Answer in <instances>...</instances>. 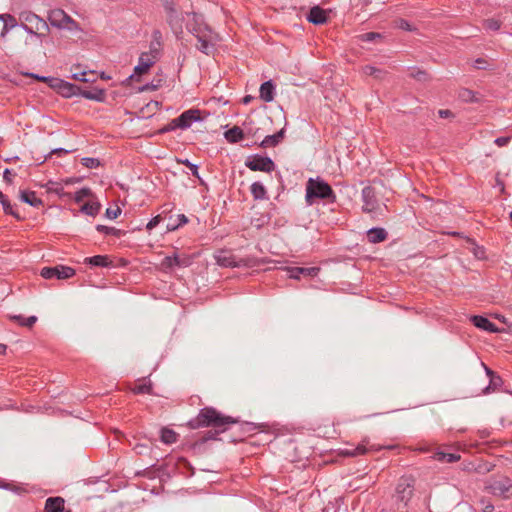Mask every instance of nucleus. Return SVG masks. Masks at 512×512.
<instances>
[{
    "instance_id": "nucleus-1",
    "label": "nucleus",
    "mask_w": 512,
    "mask_h": 512,
    "mask_svg": "<svg viewBox=\"0 0 512 512\" xmlns=\"http://www.w3.org/2000/svg\"><path fill=\"white\" fill-rule=\"evenodd\" d=\"M236 423L237 418L224 415L214 407L207 406L200 409L198 415L189 420L187 425L191 429L212 427L218 429V432H225L230 425Z\"/></svg>"
},
{
    "instance_id": "nucleus-2",
    "label": "nucleus",
    "mask_w": 512,
    "mask_h": 512,
    "mask_svg": "<svg viewBox=\"0 0 512 512\" xmlns=\"http://www.w3.org/2000/svg\"><path fill=\"white\" fill-rule=\"evenodd\" d=\"M187 15L191 16L192 20L187 23L186 28L198 40L197 49L206 55L212 54L215 44L220 40L219 35L203 23L201 15L197 13H187Z\"/></svg>"
},
{
    "instance_id": "nucleus-3",
    "label": "nucleus",
    "mask_w": 512,
    "mask_h": 512,
    "mask_svg": "<svg viewBox=\"0 0 512 512\" xmlns=\"http://www.w3.org/2000/svg\"><path fill=\"white\" fill-rule=\"evenodd\" d=\"M19 19L21 21L20 27L28 34L42 38L45 37L50 31L47 22L31 11L21 12Z\"/></svg>"
},
{
    "instance_id": "nucleus-4",
    "label": "nucleus",
    "mask_w": 512,
    "mask_h": 512,
    "mask_svg": "<svg viewBox=\"0 0 512 512\" xmlns=\"http://www.w3.org/2000/svg\"><path fill=\"white\" fill-rule=\"evenodd\" d=\"M335 198V194L331 186L320 179L310 178L306 185V201L312 204V199H329Z\"/></svg>"
},
{
    "instance_id": "nucleus-5",
    "label": "nucleus",
    "mask_w": 512,
    "mask_h": 512,
    "mask_svg": "<svg viewBox=\"0 0 512 512\" xmlns=\"http://www.w3.org/2000/svg\"><path fill=\"white\" fill-rule=\"evenodd\" d=\"M48 21L51 26L68 31H81L79 24L64 10L52 9L48 12Z\"/></svg>"
},
{
    "instance_id": "nucleus-6",
    "label": "nucleus",
    "mask_w": 512,
    "mask_h": 512,
    "mask_svg": "<svg viewBox=\"0 0 512 512\" xmlns=\"http://www.w3.org/2000/svg\"><path fill=\"white\" fill-rule=\"evenodd\" d=\"M414 491V479L412 477H402L396 487L395 501L402 508H406L409 501L413 496Z\"/></svg>"
},
{
    "instance_id": "nucleus-7",
    "label": "nucleus",
    "mask_w": 512,
    "mask_h": 512,
    "mask_svg": "<svg viewBox=\"0 0 512 512\" xmlns=\"http://www.w3.org/2000/svg\"><path fill=\"white\" fill-rule=\"evenodd\" d=\"M216 262L223 267H251L254 262L250 258H237L233 253L227 250L219 251L216 255Z\"/></svg>"
},
{
    "instance_id": "nucleus-8",
    "label": "nucleus",
    "mask_w": 512,
    "mask_h": 512,
    "mask_svg": "<svg viewBox=\"0 0 512 512\" xmlns=\"http://www.w3.org/2000/svg\"><path fill=\"white\" fill-rule=\"evenodd\" d=\"M245 166L252 171H261L270 173L275 169V163L267 156L251 155L247 157Z\"/></svg>"
},
{
    "instance_id": "nucleus-9",
    "label": "nucleus",
    "mask_w": 512,
    "mask_h": 512,
    "mask_svg": "<svg viewBox=\"0 0 512 512\" xmlns=\"http://www.w3.org/2000/svg\"><path fill=\"white\" fill-rule=\"evenodd\" d=\"M362 202V210L365 213L377 214L380 209L375 189L371 186H366L362 189Z\"/></svg>"
},
{
    "instance_id": "nucleus-10",
    "label": "nucleus",
    "mask_w": 512,
    "mask_h": 512,
    "mask_svg": "<svg viewBox=\"0 0 512 512\" xmlns=\"http://www.w3.org/2000/svg\"><path fill=\"white\" fill-rule=\"evenodd\" d=\"M40 275L45 279H68L75 275V270L69 266L57 265L42 268Z\"/></svg>"
},
{
    "instance_id": "nucleus-11",
    "label": "nucleus",
    "mask_w": 512,
    "mask_h": 512,
    "mask_svg": "<svg viewBox=\"0 0 512 512\" xmlns=\"http://www.w3.org/2000/svg\"><path fill=\"white\" fill-rule=\"evenodd\" d=\"M486 489L489 493L504 498L512 495V483L508 478L494 480L486 486Z\"/></svg>"
},
{
    "instance_id": "nucleus-12",
    "label": "nucleus",
    "mask_w": 512,
    "mask_h": 512,
    "mask_svg": "<svg viewBox=\"0 0 512 512\" xmlns=\"http://www.w3.org/2000/svg\"><path fill=\"white\" fill-rule=\"evenodd\" d=\"M49 86L64 97L78 95V92L80 91L79 86L55 77L49 79Z\"/></svg>"
},
{
    "instance_id": "nucleus-13",
    "label": "nucleus",
    "mask_w": 512,
    "mask_h": 512,
    "mask_svg": "<svg viewBox=\"0 0 512 512\" xmlns=\"http://www.w3.org/2000/svg\"><path fill=\"white\" fill-rule=\"evenodd\" d=\"M157 59V49L152 48V51L142 53L139 57L138 65L134 68V73L139 76L147 73Z\"/></svg>"
},
{
    "instance_id": "nucleus-14",
    "label": "nucleus",
    "mask_w": 512,
    "mask_h": 512,
    "mask_svg": "<svg viewBox=\"0 0 512 512\" xmlns=\"http://www.w3.org/2000/svg\"><path fill=\"white\" fill-rule=\"evenodd\" d=\"M382 448V446L369 445V441L367 439H364L356 447L345 448L341 450V454L347 457H357L360 455H364L369 451H379Z\"/></svg>"
},
{
    "instance_id": "nucleus-15",
    "label": "nucleus",
    "mask_w": 512,
    "mask_h": 512,
    "mask_svg": "<svg viewBox=\"0 0 512 512\" xmlns=\"http://www.w3.org/2000/svg\"><path fill=\"white\" fill-rule=\"evenodd\" d=\"M200 111L197 109H189L184 111L179 117L176 118L177 124L179 128L186 129L189 128L193 122L200 120Z\"/></svg>"
},
{
    "instance_id": "nucleus-16",
    "label": "nucleus",
    "mask_w": 512,
    "mask_h": 512,
    "mask_svg": "<svg viewBox=\"0 0 512 512\" xmlns=\"http://www.w3.org/2000/svg\"><path fill=\"white\" fill-rule=\"evenodd\" d=\"M289 277L292 279H300L301 275L315 277L320 271L319 267H289L286 268Z\"/></svg>"
},
{
    "instance_id": "nucleus-17",
    "label": "nucleus",
    "mask_w": 512,
    "mask_h": 512,
    "mask_svg": "<svg viewBox=\"0 0 512 512\" xmlns=\"http://www.w3.org/2000/svg\"><path fill=\"white\" fill-rule=\"evenodd\" d=\"M307 19L313 24L321 25L327 22V14L324 9L319 6H315L310 9Z\"/></svg>"
},
{
    "instance_id": "nucleus-18",
    "label": "nucleus",
    "mask_w": 512,
    "mask_h": 512,
    "mask_svg": "<svg viewBox=\"0 0 512 512\" xmlns=\"http://www.w3.org/2000/svg\"><path fill=\"white\" fill-rule=\"evenodd\" d=\"M166 16L167 22L170 25L173 32L176 35L181 34L183 32V17L177 11H172L166 14Z\"/></svg>"
},
{
    "instance_id": "nucleus-19",
    "label": "nucleus",
    "mask_w": 512,
    "mask_h": 512,
    "mask_svg": "<svg viewBox=\"0 0 512 512\" xmlns=\"http://www.w3.org/2000/svg\"><path fill=\"white\" fill-rule=\"evenodd\" d=\"M471 321L477 328H480L482 330L492 333L499 331L497 326L486 317L475 315L471 317Z\"/></svg>"
},
{
    "instance_id": "nucleus-20",
    "label": "nucleus",
    "mask_w": 512,
    "mask_h": 512,
    "mask_svg": "<svg viewBox=\"0 0 512 512\" xmlns=\"http://www.w3.org/2000/svg\"><path fill=\"white\" fill-rule=\"evenodd\" d=\"M65 501L62 497H49L45 502L46 512H63Z\"/></svg>"
},
{
    "instance_id": "nucleus-21",
    "label": "nucleus",
    "mask_w": 512,
    "mask_h": 512,
    "mask_svg": "<svg viewBox=\"0 0 512 512\" xmlns=\"http://www.w3.org/2000/svg\"><path fill=\"white\" fill-rule=\"evenodd\" d=\"M387 232L384 228L374 227L367 231V238L370 243H380L386 240Z\"/></svg>"
},
{
    "instance_id": "nucleus-22",
    "label": "nucleus",
    "mask_w": 512,
    "mask_h": 512,
    "mask_svg": "<svg viewBox=\"0 0 512 512\" xmlns=\"http://www.w3.org/2000/svg\"><path fill=\"white\" fill-rule=\"evenodd\" d=\"M285 130L281 129L279 132L266 136L260 143V147L262 148H268V147H274L277 144H279L282 139L284 138Z\"/></svg>"
},
{
    "instance_id": "nucleus-23",
    "label": "nucleus",
    "mask_w": 512,
    "mask_h": 512,
    "mask_svg": "<svg viewBox=\"0 0 512 512\" xmlns=\"http://www.w3.org/2000/svg\"><path fill=\"white\" fill-rule=\"evenodd\" d=\"M84 263L95 267H109L112 261L107 255H96L85 258Z\"/></svg>"
},
{
    "instance_id": "nucleus-24",
    "label": "nucleus",
    "mask_w": 512,
    "mask_h": 512,
    "mask_svg": "<svg viewBox=\"0 0 512 512\" xmlns=\"http://www.w3.org/2000/svg\"><path fill=\"white\" fill-rule=\"evenodd\" d=\"M274 85L272 81H266L260 86V98L265 102H271L274 99Z\"/></svg>"
},
{
    "instance_id": "nucleus-25",
    "label": "nucleus",
    "mask_w": 512,
    "mask_h": 512,
    "mask_svg": "<svg viewBox=\"0 0 512 512\" xmlns=\"http://www.w3.org/2000/svg\"><path fill=\"white\" fill-rule=\"evenodd\" d=\"M0 20L4 22L0 37L4 38L10 29L17 26V21L11 14H0Z\"/></svg>"
},
{
    "instance_id": "nucleus-26",
    "label": "nucleus",
    "mask_w": 512,
    "mask_h": 512,
    "mask_svg": "<svg viewBox=\"0 0 512 512\" xmlns=\"http://www.w3.org/2000/svg\"><path fill=\"white\" fill-rule=\"evenodd\" d=\"M250 192L254 198V200H264L267 199V190L264 185L260 182L252 183L250 187Z\"/></svg>"
},
{
    "instance_id": "nucleus-27",
    "label": "nucleus",
    "mask_w": 512,
    "mask_h": 512,
    "mask_svg": "<svg viewBox=\"0 0 512 512\" xmlns=\"http://www.w3.org/2000/svg\"><path fill=\"white\" fill-rule=\"evenodd\" d=\"M20 198L23 202L33 207H39L43 203L42 200L37 197L36 192L34 191H22Z\"/></svg>"
},
{
    "instance_id": "nucleus-28",
    "label": "nucleus",
    "mask_w": 512,
    "mask_h": 512,
    "mask_svg": "<svg viewBox=\"0 0 512 512\" xmlns=\"http://www.w3.org/2000/svg\"><path fill=\"white\" fill-rule=\"evenodd\" d=\"M224 135L226 140L230 143H237L244 138V132L238 126H234L233 128L227 130Z\"/></svg>"
},
{
    "instance_id": "nucleus-29",
    "label": "nucleus",
    "mask_w": 512,
    "mask_h": 512,
    "mask_svg": "<svg viewBox=\"0 0 512 512\" xmlns=\"http://www.w3.org/2000/svg\"><path fill=\"white\" fill-rule=\"evenodd\" d=\"M78 95H81L82 97L89 99V100L103 101L105 93H104V90H102V89H95L94 91H88V90H82L80 88Z\"/></svg>"
},
{
    "instance_id": "nucleus-30",
    "label": "nucleus",
    "mask_w": 512,
    "mask_h": 512,
    "mask_svg": "<svg viewBox=\"0 0 512 512\" xmlns=\"http://www.w3.org/2000/svg\"><path fill=\"white\" fill-rule=\"evenodd\" d=\"M0 203H1L3 210L6 214L12 215L13 217H15L18 220L21 219L20 215L15 211L14 207L11 205V203L8 200V198L6 197V195L3 194L1 191H0Z\"/></svg>"
},
{
    "instance_id": "nucleus-31",
    "label": "nucleus",
    "mask_w": 512,
    "mask_h": 512,
    "mask_svg": "<svg viewBox=\"0 0 512 512\" xmlns=\"http://www.w3.org/2000/svg\"><path fill=\"white\" fill-rule=\"evenodd\" d=\"M363 74L367 76H374L376 79L382 80L386 76L387 72L377 67L366 65L362 67Z\"/></svg>"
},
{
    "instance_id": "nucleus-32",
    "label": "nucleus",
    "mask_w": 512,
    "mask_h": 512,
    "mask_svg": "<svg viewBox=\"0 0 512 512\" xmlns=\"http://www.w3.org/2000/svg\"><path fill=\"white\" fill-rule=\"evenodd\" d=\"M9 318L13 321H16L21 326L29 327V328L32 327L37 321L36 316H29L26 318L22 315H10Z\"/></svg>"
},
{
    "instance_id": "nucleus-33",
    "label": "nucleus",
    "mask_w": 512,
    "mask_h": 512,
    "mask_svg": "<svg viewBox=\"0 0 512 512\" xmlns=\"http://www.w3.org/2000/svg\"><path fill=\"white\" fill-rule=\"evenodd\" d=\"M178 434L169 428H162L161 430V441L165 444H173L177 441Z\"/></svg>"
},
{
    "instance_id": "nucleus-34",
    "label": "nucleus",
    "mask_w": 512,
    "mask_h": 512,
    "mask_svg": "<svg viewBox=\"0 0 512 512\" xmlns=\"http://www.w3.org/2000/svg\"><path fill=\"white\" fill-rule=\"evenodd\" d=\"M100 203L99 202H87L81 207V212L89 215V216H96L100 211Z\"/></svg>"
},
{
    "instance_id": "nucleus-35",
    "label": "nucleus",
    "mask_w": 512,
    "mask_h": 512,
    "mask_svg": "<svg viewBox=\"0 0 512 512\" xmlns=\"http://www.w3.org/2000/svg\"><path fill=\"white\" fill-rule=\"evenodd\" d=\"M501 25V21L495 18H489L483 22L484 28L492 31H498L501 28Z\"/></svg>"
},
{
    "instance_id": "nucleus-36",
    "label": "nucleus",
    "mask_w": 512,
    "mask_h": 512,
    "mask_svg": "<svg viewBox=\"0 0 512 512\" xmlns=\"http://www.w3.org/2000/svg\"><path fill=\"white\" fill-rule=\"evenodd\" d=\"M357 38L361 42H374L378 39H382V35L377 32H368V33L359 35Z\"/></svg>"
},
{
    "instance_id": "nucleus-37",
    "label": "nucleus",
    "mask_w": 512,
    "mask_h": 512,
    "mask_svg": "<svg viewBox=\"0 0 512 512\" xmlns=\"http://www.w3.org/2000/svg\"><path fill=\"white\" fill-rule=\"evenodd\" d=\"M132 391L135 394H150L152 391V385L150 383L139 384L132 388Z\"/></svg>"
},
{
    "instance_id": "nucleus-38",
    "label": "nucleus",
    "mask_w": 512,
    "mask_h": 512,
    "mask_svg": "<svg viewBox=\"0 0 512 512\" xmlns=\"http://www.w3.org/2000/svg\"><path fill=\"white\" fill-rule=\"evenodd\" d=\"M174 267H187L190 264L188 257H180L177 254L172 255Z\"/></svg>"
},
{
    "instance_id": "nucleus-39",
    "label": "nucleus",
    "mask_w": 512,
    "mask_h": 512,
    "mask_svg": "<svg viewBox=\"0 0 512 512\" xmlns=\"http://www.w3.org/2000/svg\"><path fill=\"white\" fill-rule=\"evenodd\" d=\"M89 196H91V190L85 187L75 193L74 200L75 202L80 203L84 200V198H87Z\"/></svg>"
},
{
    "instance_id": "nucleus-40",
    "label": "nucleus",
    "mask_w": 512,
    "mask_h": 512,
    "mask_svg": "<svg viewBox=\"0 0 512 512\" xmlns=\"http://www.w3.org/2000/svg\"><path fill=\"white\" fill-rule=\"evenodd\" d=\"M96 229L99 232L105 233L107 235L112 234V235H115V236H119L120 233H121V231L119 229H116L114 227L104 226V225H97Z\"/></svg>"
},
{
    "instance_id": "nucleus-41",
    "label": "nucleus",
    "mask_w": 512,
    "mask_h": 512,
    "mask_svg": "<svg viewBox=\"0 0 512 512\" xmlns=\"http://www.w3.org/2000/svg\"><path fill=\"white\" fill-rule=\"evenodd\" d=\"M411 77H413L414 79H416L420 82H426L430 79L428 73L424 70L413 71L411 73Z\"/></svg>"
},
{
    "instance_id": "nucleus-42",
    "label": "nucleus",
    "mask_w": 512,
    "mask_h": 512,
    "mask_svg": "<svg viewBox=\"0 0 512 512\" xmlns=\"http://www.w3.org/2000/svg\"><path fill=\"white\" fill-rule=\"evenodd\" d=\"M0 488H3V489H6V490H12L18 494L22 493L24 490V488L22 487H19V486H16L12 483H7V482H4L3 480L0 479Z\"/></svg>"
},
{
    "instance_id": "nucleus-43",
    "label": "nucleus",
    "mask_w": 512,
    "mask_h": 512,
    "mask_svg": "<svg viewBox=\"0 0 512 512\" xmlns=\"http://www.w3.org/2000/svg\"><path fill=\"white\" fill-rule=\"evenodd\" d=\"M82 164L87 168H97L100 165V161L96 158L85 157L82 159Z\"/></svg>"
},
{
    "instance_id": "nucleus-44",
    "label": "nucleus",
    "mask_w": 512,
    "mask_h": 512,
    "mask_svg": "<svg viewBox=\"0 0 512 512\" xmlns=\"http://www.w3.org/2000/svg\"><path fill=\"white\" fill-rule=\"evenodd\" d=\"M485 369H486L487 374L490 376V385H488L484 389V393H488L491 388V385L496 386L498 384V382L500 381V378L495 377L493 372L489 368L485 367Z\"/></svg>"
},
{
    "instance_id": "nucleus-45",
    "label": "nucleus",
    "mask_w": 512,
    "mask_h": 512,
    "mask_svg": "<svg viewBox=\"0 0 512 512\" xmlns=\"http://www.w3.org/2000/svg\"><path fill=\"white\" fill-rule=\"evenodd\" d=\"M161 269L163 271H168V270H171L172 268H174V264H173V261H172V256H166L162 261H161Z\"/></svg>"
},
{
    "instance_id": "nucleus-46",
    "label": "nucleus",
    "mask_w": 512,
    "mask_h": 512,
    "mask_svg": "<svg viewBox=\"0 0 512 512\" xmlns=\"http://www.w3.org/2000/svg\"><path fill=\"white\" fill-rule=\"evenodd\" d=\"M178 223L177 224H168L167 229L168 230H175L177 227L186 224L188 222L187 217L184 214H179L177 216Z\"/></svg>"
},
{
    "instance_id": "nucleus-47",
    "label": "nucleus",
    "mask_w": 512,
    "mask_h": 512,
    "mask_svg": "<svg viewBox=\"0 0 512 512\" xmlns=\"http://www.w3.org/2000/svg\"><path fill=\"white\" fill-rule=\"evenodd\" d=\"M181 163L189 168L193 176L200 178L198 174V166L196 164L191 163L188 159L181 161Z\"/></svg>"
},
{
    "instance_id": "nucleus-48",
    "label": "nucleus",
    "mask_w": 512,
    "mask_h": 512,
    "mask_svg": "<svg viewBox=\"0 0 512 512\" xmlns=\"http://www.w3.org/2000/svg\"><path fill=\"white\" fill-rule=\"evenodd\" d=\"M161 221V216L160 215H157L155 217H153L146 225V229L148 231H151L152 229H154Z\"/></svg>"
},
{
    "instance_id": "nucleus-49",
    "label": "nucleus",
    "mask_w": 512,
    "mask_h": 512,
    "mask_svg": "<svg viewBox=\"0 0 512 512\" xmlns=\"http://www.w3.org/2000/svg\"><path fill=\"white\" fill-rule=\"evenodd\" d=\"M120 213H121V209L119 207H117L116 209H112V208H107L106 209V216L109 219L117 218Z\"/></svg>"
},
{
    "instance_id": "nucleus-50",
    "label": "nucleus",
    "mask_w": 512,
    "mask_h": 512,
    "mask_svg": "<svg viewBox=\"0 0 512 512\" xmlns=\"http://www.w3.org/2000/svg\"><path fill=\"white\" fill-rule=\"evenodd\" d=\"M177 124V121H176V118L173 119L168 125H166L165 127H163L161 130H160V133H166V132H169V131H172L176 128H179V125H176Z\"/></svg>"
},
{
    "instance_id": "nucleus-51",
    "label": "nucleus",
    "mask_w": 512,
    "mask_h": 512,
    "mask_svg": "<svg viewBox=\"0 0 512 512\" xmlns=\"http://www.w3.org/2000/svg\"><path fill=\"white\" fill-rule=\"evenodd\" d=\"M511 140V137L510 136H506V137H498L494 140V143L499 146V147H504L506 146Z\"/></svg>"
},
{
    "instance_id": "nucleus-52",
    "label": "nucleus",
    "mask_w": 512,
    "mask_h": 512,
    "mask_svg": "<svg viewBox=\"0 0 512 512\" xmlns=\"http://www.w3.org/2000/svg\"><path fill=\"white\" fill-rule=\"evenodd\" d=\"M460 460V455L455 453H446L445 462L454 463Z\"/></svg>"
},
{
    "instance_id": "nucleus-53",
    "label": "nucleus",
    "mask_w": 512,
    "mask_h": 512,
    "mask_svg": "<svg viewBox=\"0 0 512 512\" xmlns=\"http://www.w3.org/2000/svg\"><path fill=\"white\" fill-rule=\"evenodd\" d=\"M85 76H86V72L85 71H83V72H75V73H73L72 78L74 80H78V81H81V82H88L89 79H87Z\"/></svg>"
},
{
    "instance_id": "nucleus-54",
    "label": "nucleus",
    "mask_w": 512,
    "mask_h": 512,
    "mask_svg": "<svg viewBox=\"0 0 512 512\" xmlns=\"http://www.w3.org/2000/svg\"><path fill=\"white\" fill-rule=\"evenodd\" d=\"M164 9H165L166 14H168L172 11H176V9L174 7V2L172 0H166L164 3Z\"/></svg>"
},
{
    "instance_id": "nucleus-55",
    "label": "nucleus",
    "mask_w": 512,
    "mask_h": 512,
    "mask_svg": "<svg viewBox=\"0 0 512 512\" xmlns=\"http://www.w3.org/2000/svg\"><path fill=\"white\" fill-rule=\"evenodd\" d=\"M153 41L156 42L157 46H161L162 34L159 30H155L152 34Z\"/></svg>"
},
{
    "instance_id": "nucleus-56",
    "label": "nucleus",
    "mask_w": 512,
    "mask_h": 512,
    "mask_svg": "<svg viewBox=\"0 0 512 512\" xmlns=\"http://www.w3.org/2000/svg\"><path fill=\"white\" fill-rule=\"evenodd\" d=\"M241 426H242V430L245 432H251L256 429V426L250 422H245Z\"/></svg>"
},
{
    "instance_id": "nucleus-57",
    "label": "nucleus",
    "mask_w": 512,
    "mask_h": 512,
    "mask_svg": "<svg viewBox=\"0 0 512 512\" xmlns=\"http://www.w3.org/2000/svg\"><path fill=\"white\" fill-rule=\"evenodd\" d=\"M3 179L4 181L7 183V184H11L12 183V174H11V171L6 168L4 170V173H3Z\"/></svg>"
},
{
    "instance_id": "nucleus-58",
    "label": "nucleus",
    "mask_w": 512,
    "mask_h": 512,
    "mask_svg": "<svg viewBox=\"0 0 512 512\" xmlns=\"http://www.w3.org/2000/svg\"><path fill=\"white\" fill-rule=\"evenodd\" d=\"M220 432H218V429H215V431H209L207 432V434L205 435V437L203 438V442L206 441V440H214L216 439V435L219 434Z\"/></svg>"
},
{
    "instance_id": "nucleus-59",
    "label": "nucleus",
    "mask_w": 512,
    "mask_h": 512,
    "mask_svg": "<svg viewBox=\"0 0 512 512\" xmlns=\"http://www.w3.org/2000/svg\"><path fill=\"white\" fill-rule=\"evenodd\" d=\"M438 115L441 118H448V117L453 116V113L450 110H448V109H441V110L438 111Z\"/></svg>"
},
{
    "instance_id": "nucleus-60",
    "label": "nucleus",
    "mask_w": 512,
    "mask_h": 512,
    "mask_svg": "<svg viewBox=\"0 0 512 512\" xmlns=\"http://www.w3.org/2000/svg\"><path fill=\"white\" fill-rule=\"evenodd\" d=\"M445 458H446L445 452L438 451L434 454V459H436L438 461L445 462Z\"/></svg>"
},
{
    "instance_id": "nucleus-61",
    "label": "nucleus",
    "mask_w": 512,
    "mask_h": 512,
    "mask_svg": "<svg viewBox=\"0 0 512 512\" xmlns=\"http://www.w3.org/2000/svg\"><path fill=\"white\" fill-rule=\"evenodd\" d=\"M70 151L64 148H57L50 152V154L67 155Z\"/></svg>"
},
{
    "instance_id": "nucleus-62",
    "label": "nucleus",
    "mask_w": 512,
    "mask_h": 512,
    "mask_svg": "<svg viewBox=\"0 0 512 512\" xmlns=\"http://www.w3.org/2000/svg\"><path fill=\"white\" fill-rule=\"evenodd\" d=\"M485 64H486V60H484L482 58H478L477 60H475V67L478 69L485 68Z\"/></svg>"
},
{
    "instance_id": "nucleus-63",
    "label": "nucleus",
    "mask_w": 512,
    "mask_h": 512,
    "mask_svg": "<svg viewBox=\"0 0 512 512\" xmlns=\"http://www.w3.org/2000/svg\"><path fill=\"white\" fill-rule=\"evenodd\" d=\"M496 186L499 188L501 193H505V184L500 178H496Z\"/></svg>"
},
{
    "instance_id": "nucleus-64",
    "label": "nucleus",
    "mask_w": 512,
    "mask_h": 512,
    "mask_svg": "<svg viewBox=\"0 0 512 512\" xmlns=\"http://www.w3.org/2000/svg\"><path fill=\"white\" fill-rule=\"evenodd\" d=\"M482 511L483 512H493L494 511V506L491 504V503H487L486 505H484V507L482 508Z\"/></svg>"
}]
</instances>
